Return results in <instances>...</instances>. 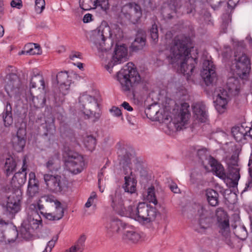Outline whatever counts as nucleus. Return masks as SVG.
Masks as SVG:
<instances>
[{"label":"nucleus","mask_w":252,"mask_h":252,"mask_svg":"<svg viewBox=\"0 0 252 252\" xmlns=\"http://www.w3.org/2000/svg\"><path fill=\"white\" fill-rule=\"evenodd\" d=\"M237 236L241 239H245L248 236V232L244 226L239 227L236 231Z\"/></svg>","instance_id":"de8ad7c7"},{"label":"nucleus","mask_w":252,"mask_h":252,"mask_svg":"<svg viewBox=\"0 0 252 252\" xmlns=\"http://www.w3.org/2000/svg\"><path fill=\"white\" fill-rule=\"evenodd\" d=\"M170 189L174 193H178L180 191V189L178 188L177 185L173 183L170 185Z\"/></svg>","instance_id":"052dcab7"},{"label":"nucleus","mask_w":252,"mask_h":252,"mask_svg":"<svg viewBox=\"0 0 252 252\" xmlns=\"http://www.w3.org/2000/svg\"><path fill=\"white\" fill-rule=\"evenodd\" d=\"M10 5L12 7H15L17 9H21L23 6L21 0H13L11 1Z\"/></svg>","instance_id":"864d4df0"},{"label":"nucleus","mask_w":252,"mask_h":252,"mask_svg":"<svg viewBox=\"0 0 252 252\" xmlns=\"http://www.w3.org/2000/svg\"><path fill=\"white\" fill-rule=\"evenodd\" d=\"M16 165V162L13 157L10 156L6 158L4 168L7 176H9L15 171Z\"/></svg>","instance_id":"f704fd0d"},{"label":"nucleus","mask_w":252,"mask_h":252,"mask_svg":"<svg viewBox=\"0 0 252 252\" xmlns=\"http://www.w3.org/2000/svg\"><path fill=\"white\" fill-rule=\"evenodd\" d=\"M44 180L48 189L55 193L61 192L67 187V181L60 175L46 174Z\"/></svg>","instance_id":"9b49d317"},{"label":"nucleus","mask_w":252,"mask_h":252,"mask_svg":"<svg viewBox=\"0 0 252 252\" xmlns=\"http://www.w3.org/2000/svg\"><path fill=\"white\" fill-rule=\"evenodd\" d=\"M238 161L230 160L228 167H239V165L238 163Z\"/></svg>","instance_id":"338daca9"},{"label":"nucleus","mask_w":252,"mask_h":252,"mask_svg":"<svg viewBox=\"0 0 252 252\" xmlns=\"http://www.w3.org/2000/svg\"><path fill=\"white\" fill-rule=\"evenodd\" d=\"M239 0H227V5L228 7L234 8L239 2Z\"/></svg>","instance_id":"bf43d9fd"},{"label":"nucleus","mask_w":252,"mask_h":252,"mask_svg":"<svg viewBox=\"0 0 252 252\" xmlns=\"http://www.w3.org/2000/svg\"><path fill=\"white\" fill-rule=\"evenodd\" d=\"M145 33L142 30L138 31L136 37L130 46L132 51L136 52L142 50L146 45Z\"/></svg>","instance_id":"bb28decb"},{"label":"nucleus","mask_w":252,"mask_h":252,"mask_svg":"<svg viewBox=\"0 0 252 252\" xmlns=\"http://www.w3.org/2000/svg\"><path fill=\"white\" fill-rule=\"evenodd\" d=\"M228 93L232 95H237L239 93L240 84L238 78L235 77H229L226 83Z\"/></svg>","instance_id":"cd10ccee"},{"label":"nucleus","mask_w":252,"mask_h":252,"mask_svg":"<svg viewBox=\"0 0 252 252\" xmlns=\"http://www.w3.org/2000/svg\"><path fill=\"white\" fill-rule=\"evenodd\" d=\"M32 229L30 228L29 225H22L20 229V232L21 236L26 239L30 238L32 236Z\"/></svg>","instance_id":"37998d69"},{"label":"nucleus","mask_w":252,"mask_h":252,"mask_svg":"<svg viewBox=\"0 0 252 252\" xmlns=\"http://www.w3.org/2000/svg\"><path fill=\"white\" fill-rule=\"evenodd\" d=\"M220 232L225 237L228 236L230 232L229 220H224L218 222Z\"/></svg>","instance_id":"4c0bfd02"},{"label":"nucleus","mask_w":252,"mask_h":252,"mask_svg":"<svg viewBox=\"0 0 252 252\" xmlns=\"http://www.w3.org/2000/svg\"><path fill=\"white\" fill-rule=\"evenodd\" d=\"M21 169V171H19L15 173L12 178V181L13 182L17 181L19 186H22L25 184L27 180V173L26 172L27 166L25 159L23 161V166Z\"/></svg>","instance_id":"c85d7f7f"},{"label":"nucleus","mask_w":252,"mask_h":252,"mask_svg":"<svg viewBox=\"0 0 252 252\" xmlns=\"http://www.w3.org/2000/svg\"><path fill=\"white\" fill-rule=\"evenodd\" d=\"M55 118L51 116L48 117L45 120V126L44 127L46 129V132L44 135L46 136H49V139L51 136H53L56 131V127L55 126Z\"/></svg>","instance_id":"473e14b6"},{"label":"nucleus","mask_w":252,"mask_h":252,"mask_svg":"<svg viewBox=\"0 0 252 252\" xmlns=\"http://www.w3.org/2000/svg\"><path fill=\"white\" fill-rule=\"evenodd\" d=\"M45 166L49 172L56 174L60 169V161L58 157L54 156L50 157L45 164Z\"/></svg>","instance_id":"c756f323"},{"label":"nucleus","mask_w":252,"mask_h":252,"mask_svg":"<svg viewBox=\"0 0 252 252\" xmlns=\"http://www.w3.org/2000/svg\"><path fill=\"white\" fill-rule=\"evenodd\" d=\"M4 214L9 218H12L20 210V199L8 197L7 203L3 206Z\"/></svg>","instance_id":"6ab92c4d"},{"label":"nucleus","mask_w":252,"mask_h":252,"mask_svg":"<svg viewBox=\"0 0 252 252\" xmlns=\"http://www.w3.org/2000/svg\"><path fill=\"white\" fill-rule=\"evenodd\" d=\"M29 94L31 95V96L28 98L29 96H27V99H29L30 101H32V103L34 107L36 108L43 107L45 104L46 99L45 97L42 95H38L37 96H34L30 91Z\"/></svg>","instance_id":"c9c22d12"},{"label":"nucleus","mask_w":252,"mask_h":252,"mask_svg":"<svg viewBox=\"0 0 252 252\" xmlns=\"http://www.w3.org/2000/svg\"><path fill=\"white\" fill-rule=\"evenodd\" d=\"M79 108L89 119L94 115V110L98 107L97 100L94 96L83 93L79 97Z\"/></svg>","instance_id":"ddd939ff"},{"label":"nucleus","mask_w":252,"mask_h":252,"mask_svg":"<svg viewBox=\"0 0 252 252\" xmlns=\"http://www.w3.org/2000/svg\"><path fill=\"white\" fill-rule=\"evenodd\" d=\"M38 186V181L35 178V174L31 172L29 174V180L28 182V186Z\"/></svg>","instance_id":"8fccbe9b"},{"label":"nucleus","mask_w":252,"mask_h":252,"mask_svg":"<svg viewBox=\"0 0 252 252\" xmlns=\"http://www.w3.org/2000/svg\"><path fill=\"white\" fill-rule=\"evenodd\" d=\"M252 188V178L251 177L249 179L248 181L246 184V187L243 190V191H246L248 190L249 189H250Z\"/></svg>","instance_id":"680f3d73"},{"label":"nucleus","mask_w":252,"mask_h":252,"mask_svg":"<svg viewBox=\"0 0 252 252\" xmlns=\"http://www.w3.org/2000/svg\"><path fill=\"white\" fill-rule=\"evenodd\" d=\"M131 198L123 193L120 189H117L115 192L109 195V202L113 210L121 216H127L128 207H126V201L130 202Z\"/></svg>","instance_id":"1a4fd4ad"},{"label":"nucleus","mask_w":252,"mask_h":252,"mask_svg":"<svg viewBox=\"0 0 252 252\" xmlns=\"http://www.w3.org/2000/svg\"><path fill=\"white\" fill-rule=\"evenodd\" d=\"M220 93L217 94L216 100L214 101L216 110L219 113H222L226 109L227 104L228 94L224 89H220Z\"/></svg>","instance_id":"aec40b11"},{"label":"nucleus","mask_w":252,"mask_h":252,"mask_svg":"<svg viewBox=\"0 0 252 252\" xmlns=\"http://www.w3.org/2000/svg\"><path fill=\"white\" fill-rule=\"evenodd\" d=\"M203 18L204 20L206 22V24L208 25H213V21L212 20L211 15V14L207 11H205L203 15Z\"/></svg>","instance_id":"603ef678"},{"label":"nucleus","mask_w":252,"mask_h":252,"mask_svg":"<svg viewBox=\"0 0 252 252\" xmlns=\"http://www.w3.org/2000/svg\"><path fill=\"white\" fill-rule=\"evenodd\" d=\"M189 104L186 102L181 104L179 114L178 116L175 118L174 123L180 124L182 126H184L186 124L190 116L189 110Z\"/></svg>","instance_id":"393cba45"},{"label":"nucleus","mask_w":252,"mask_h":252,"mask_svg":"<svg viewBox=\"0 0 252 252\" xmlns=\"http://www.w3.org/2000/svg\"><path fill=\"white\" fill-rule=\"evenodd\" d=\"M142 16V10L138 3L131 2L123 5L120 13V18L133 25L139 24Z\"/></svg>","instance_id":"6e6552de"},{"label":"nucleus","mask_w":252,"mask_h":252,"mask_svg":"<svg viewBox=\"0 0 252 252\" xmlns=\"http://www.w3.org/2000/svg\"><path fill=\"white\" fill-rule=\"evenodd\" d=\"M216 216L217 222L228 220L226 212L221 207L218 208L216 211Z\"/></svg>","instance_id":"c03bdc74"},{"label":"nucleus","mask_w":252,"mask_h":252,"mask_svg":"<svg viewBox=\"0 0 252 252\" xmlns=\"http://www.w3.org/2000/svg\"><path fill=\"white\" fill-rule=\"evenodd\" d=\"M110 111L116 117H119L122 115L121 110L118 107L113 106Z\"/></svg>","instance_id":"6e6d98bb"},{"label":"nucleus","mask_w":252,"mask_h":252,"mask_svg":"<svg viewBox=\"0 0 252 252\" xmlns=\"http://www.w3.org/2000/svg\"><path fill=\"white\" fill-rule=\"evenodd\" d=\"M81 57H82L81 54L78 52H72L71 53V54L69 55L70 59L72 61H74L75 58L81 59Z\"/></svg>","instance_id":"13d9d810"},{"label":"nucleus","mask_w":252,"mask_h":252,"mask_svg":"<svg viewBox=\"0 0 252 252\" xmlns=\"http://www.w3.org/2000/svg\"><path fill=\"white\" fill-rule=\"evenodd\" d=\"M92 15L90 13H87L84 16L83 21L84 23H88L92 20Z\"/></svg>","instance_id":"0e129e2a"},{"label":"nucleus","mask_w":252,"mask_h":252,"mask_svg":"<svg viewBox=\"0 0 252 252\" xmlns=\"http://www.w3.org/2000/svg\"><path fill=\"white\" fill-rule=\"evenodd\" d=\"M234 63L232 66L234 73L240 78L246 79L251 70V61L249 57L244 53L235 52Z\"/></svg>","instance_id":"9d476101"},{"label":"nucleus","mask_w":252,"mask_h":252,"mask_svg":"<svg viewBox=\"0 0 252 252\" xmlns=\"http://www.w3.org/2000/svg\"><path fill=\"white\" fill-rule=\"evenodd\" d=\"M191 48L189 36L178 35L173 40L169 54L166 55L168 63L177 68L178 72L186 76L188 80L192 74L198 60L196 57L189 56Z\"/></svg>","instance_id":"f257e3e1"},{"label":"nucleus","mask_w":252,"mask_h":252,"mask_svg":"<svg viewBox=\"0 0 252 252\" xmlns=\"http://www.w3.org/2000/svg\"><path fill=\"white\" fill-rule=\"evenodd\" d=\"M25 49H28L27 52L30 55H39L42 52L40 45L37 43L27 44L25 45Z\"/></svg>","instance_id":"ea45409f"},{"label":"nucleus","mask_w":252,"mask_h":252,"mask_svg":"<svg viewBox=\"0 0 252 252\" xmlns=\"http://www.w3.org/2000/svg\"><path fill=\"white\" fill-rule=\"evenodd\" d=\"M126 119L129 124L131 125H134L135 120L134 118H131L130 116L127 115L126 117Z\"/></svg>","instance_id":"774afa93"},{"label":"nucleus","mask_w":252,"mask_h":252,"mask_svg":"<svg viewBox=\"0 0 252 252\" xmlns=\"http://www.w3.org/2000/svg\"><path fill=\"white\" fill-rule=\"evenodd\" d=\"M2 117L5 126H8L12 124V106L9 102L6 103V106L3 112Z\"/></svg>","instance_id":"72a5a7b5"},{"label":"nucleus","mask_w":252,"mask_h":252,"mask_svg":"<svg viewBox=\"0 0 252 252\" xmlns=\"http://www.w3.org/2000/svg\"><path fill=\"white\" fill-rule=\"evenodd\" d=\"M147 199L150 203H152L155 205H158V202L155 195V188L154 187L148 188Z\"/></svg>","instance_id":"79ce46f5"},{"label":"nucleus","mask_w":252,"mask_h":252,"mask_svg":"<svg viewBox=\"0 0 252 252\" xmlns=\"http://www.w3.org/2000/svg\"><path fill=\"white\" fill-rule=\"evenodd\" d=\"M158 213L155 207L145 203H139L137 207L132 205L128 206V212L126 217L139 222L148 223L155 220Z\"/></svg>","instance_id":"423d86ee"},{"label":"nucleus","mask_w":252,"mask_h":252,"mask_svg":"<svg viewBox=\"0 0 252 252\" xmlns=\"http://www.w3.org/2000/svg\"><path fill=\"white\" fill-rule=\"evenodd\" d=\"M232 51L230 47H227L225 50L222 52V56L223 58L228 59L232 55Z\"/></svg>","instance_id":"5fc2aeb1"},{"label":"nucleus","mask_w":252,"mask_h":252,"mask_svg":"<svg viewBox=\"0 0 252 252\" xmlns=\"http://www.w3.org/2000/svg\"><path fill=\"white\" fill-rule=\"evenodd\" d=\"M48 199L50 202H54L57 211V214L54 215L51 213H44L43 212H41V214H42L46 219L50 220H60L63 217L64 214L63 209L62 206L61 202L57 200H54L53 199L49 197L47 200Z\"/></svg>","instance_id":"a878e982"},{"label":"nucleus","mask_w":252,"mask_h":252,"mask_svg":"<svg viewBox=\"0 0 252 252\" xmlns=\"http://www.w3.org/2000/svg\"><path fill=\"white\" fill-rule=\"evenodd\" d=\"M200 75L206 86L213 85L216 82L217 74L212 62L209 60L204 61Z\"/></svg>","instance_id":"f3484780"},{"label":"nucleus","mask_w":252,"mask_h":252,"mask_svg":"<svg viewBox=\"0 0 252 252\" xmlns=\"http://www.w3.org/2000/svg\"><path fill=\"white\" fill-rule=\"evenodd\" d=\"M206 196L208 203L212 206L215 207L219 204V193L212 189H207Z\"/></svg>","instance_id":"2f4dec72"},{"label":"nucleus","mask_w":252,"mask_h":252,"mask_svg":"<svg viewBox=\"0 0 252 252\" xmlns=\"http://www.w3.org/2000/svg\"><path fill=\"white\" fill-rule=\"evenodd\" d=\"M223 17H225V18H227V20L223 19L222 22V26L226 29L228 25L229 21H230V20H229V16L227 14H226L225 15H224Z\"/></svg>","instance_id":"69168bd1"},{"label":"nucleus","mask_w":252,"mask_h":252,"mask_svg":"<svg viewBox=\"0 0 252 252\" xmlns=\"http://www.w3.org/2000/svg\"><path fill=\"white\" fill-rule=\"evenodd\" d=\"M198 2V0H169L162 9V14L168 19L172 18L173 14L176 13L193 14Z\"/></svg>","instance_id":"20e7f679"},{"label":"nucleus","mask_w":252,"mask_h":252,"mask_svg":"<svg viewBox=\"0 0 252 252\" xmlns=\"http://www.w3.org/2000/svg\"><path fill=\"white\" fill-rule=\"evenodd\" d=\"M84 145L85 148L90 151H93L95 147L96 140L92 135L86 136L84 139Z\"/></svg>","instance_id":"e433bc0d"},{"label":"nucleus","mask_w":252,"mask_h":252,"mask_svg":"<svg viewBox=\"0 0 252 252\" xmlns=\"http://www.w3.org/2000/svg\"><path fill=\"white\" fill-rule=\"evenodd\" d=\"M198 216V223L194 226V230L199 233H203L209 228L212 223V217L211 212L205 206H200L197 210Z\"/></svg>","instance_id":"4468645a"},{"label":"nucleus","mask_w":252,"mask_h":252,"mask_svg":"<svg viewBox=\"0 0 252 252\" xmlns=\"http://www.w3.org/2000/svg\"><path fill=\"white\" fill-rule=\"evenodd\" d=\"M141 236L136 229L132 226L127 223L123 232V239L127 242H137Z\"/></svg>","instance_id":"4be33fe9"},{"label":"nucleus","mask_w":252,"mask_h":252,"mask_svg":"<svg viewBox=\"0 0 252 252\" xmlns=\"http://www.w3.org/2000/svg\"><path fill=\"white\" fill-rule=\"evenodd\" d=\"M121 106L126 110L128 111H132L133 110L132 107L129 105V104L126 102L124 101L122 104Z\"/></svg>","instance_id":"e2e57ef3"},{"label":"nucleus","mask_w":252,"mask_h":252,"mask_svg":"<svg viewBox=\"0 0 252 252\" xmlns=\"http://www.w3.org/2000/svg\"><path fill=\"white\" fill-rule=\"evenodd\" d=\"M150 34L151 41L154 44H156L158 41V26L156 24L152 25V27L150 29Z\"/></svg>","instance_id":"a19ab883"},{"label":"nucleus","mask_w":252,"mask_h":252,"mask_svg":"<svg viewBox=\"0 0 252 252\" xmlns=\"http://www.w3.org/2000/svg\"><path fill=\"white\" fill-rule=\"evenodd\" d=\"M206 150L205 149H198L197 150L196 154L199 158L203 160L206 158Z\"/></svg>","instance_id":"4d7b16f0"},{"label":"nucleus","mask_w":252,"mask_h":252,"mask_svg":"<svg viewBox=\"0 0 252 252\" xmlns=\"http://www.w3.org/2000/svg\"><path fill=\"white\" fill-rule=\"evenodd\" d=\"M39 186H28L27 194L29 196L32 197L38 193Z\"/></svg>","instance_id":"09e8293b"},{"label":"nucleus","mask_w":252,"mask_h":252,"mask_svg":"<svg viewBox=\"0 0 252 252\" xmlns=\"http://www.w3.org/2000/svg\"><path fill=\"white\" fill-rule=\"evenodd\" d=\"M69 76L67 71H61L56 75L57 83L59 84V93H56L55 99L58 102H63L64 100V96L69 92L71 80L68 79Z\"/></svg>","instance_id":"f8f14e48"},{"label":"nucleus","mask_w":252,"mask_h":252,"mask_svg":"<svg viewBox=\"0 0 252 252\" xmlns=\"http://www.w3.org/2000/svg\"><path fill=\"white\" fill-rule=\"evenodd\" d=\"M209 163L217 176L223 180L226 178H229L232 181L234 186L238 185V182L240 178L239 166L228 167L229 173L227 176L223 166L212 157H210Z\"/></svg>","instance_id":"0eeeda50"},{"label":"nucleus","mask_w":252,"mask_h":252,"mask_svg":"<svg viewBox=\"0 0 252 252\" xmlns=\"http://www.w3.org/2000/svg\"><path fill=\"white\" fill-rule=\"evenodd\" d=\"M120 159V163L123 165L124 173L126 175L125 178V183L123 185L124 189L123 193L129 196L135 192L137 181L134 179L132 172L130 167L131 160L134 157V154L127 151L125 148H121L118 152Z\"/></svg>","instance_id":"7ed1b4c3"},{"label":"nucleus","mask_w":252,"mask_h":252,"mask_svg":"<svg viewBox=\"0 0 252 252\" xmlns=\"http://www.w3.org/2000/svg\"><path fill=\"white\" fill-rule=\"evenodd\" d=\"M127 223L115 217H111L105 225L106 233L111 237L121 232L123 233Z\"/></svg>","instance_id":"a211bd4d"},{"label":"nucleus","mask_w":252,"mask_h":252,"mask_svg":"<svg viewBox=\"0 0 252 252\" xmlns=\"http://www.w3.org/2000/svg\"><path fill=\"white\" fill-rule=\"evenodd\" d=\"M192 108L196 118L202 123L205 122L208 115L205 104L202 102H197L192 105Z\"/></svg>","instance_id":"b1692460"},{"label":"nucleus","mask_w":252,"mask_h":252,"mask_svg":"<svg viewBox=\"0 0 252 252\" xmlns=\"http://www.w3.org/2000/svg\"><path fill=\"white\" fill-rule=\"evenodd\" d=\"M45 2L44 0H35V10L37 13H41L44 9Z\"/></svg>","instance_id":"49530a36"},{"label":"nucleus","mask_w":252,"mask_h":252,"mask_svg":"<svg viewBox=\"0 0 252 252\" xmlns=\"http://www.w3.org/2000/svg\"><path fill=\"white\" fill-rule=\"evenodd\" d=\"M58 239V235L53 236L52 239L47 243L45 250L42 252H51L52 248L54 247L55 243L57 241Z\"/></svg>","instance_id":"a18cd8bd"},{"label":"nucleus","mask_w":252,"mask_h":252,"mask_svg":"<svg viewBox=\"0 0 252 252\" xmlns=\"http://www.w3.org/2000/svg\"><path fill=\"white\" fill-rule=\"evenodd\" d=\"M117 79L121 90L125 93H131L133 98L137 93V89L141 90L143 94L148 91V83L141 81L140 76L131 63H128L117 73Z\"/></svg>","instance_id":"f03ea898"},{"label":"nucleus","mask_w":252,"mask_h":252,"mask_svg":"<svg viewBox=\"0 0 252 252\" xmlns=\"http://www.w3.org/2000/svg\"><path fill=\"white\" fill-rule=\"evenodd\" d=\"M42 87L43 89L45 88V82L44 78L39 72H35L33 71V75L30 81V89Z\"/></svg>","instance_id":"7c9ffc66"},{"label":"nucleus","mask_w":252,"mask_h":252,"mask_svg":"<svg viewBox=\"0 0 252 252\" xmlns=\"http://www.w3.org/2000/svg\"><path fill=\"white\" fill-rule=\"evenodd\" d=\"M127 49L124 45H116L114 54L110 62L105 66V68L111 73L112 68L115 65L122 63L127 60Z\"/></svg>","instance_id":"2eb2a0df"},{"label":"nucleus","mask_w":252,"mask_h":252,"mask_svg":"<svg viewBox=\"0 0 252 252\" xmlns=\"http://www.w3.org/2000/svg\"><path fill=\"white\" fill-rule=\"evenodd\" d=\"M26 130L22 128H19L17 134L13 138V147L17 152H21L26 144Z\"/></svg>","instance_id":"5701e85b"},{"label":"nucleus","mask_w":252,"mask_h":252,"mask_svg":"<svg viewBox=\"0 0 252 252\" xmlns=\"http://www.w3.org/2000/svg\"><path fill=\"white\" fill-rule=\"evenodd\" d=\"M65 164L67 170L73 174H77L81 173L84 169L85 161L82 156L74 153L68 155Z\"/></svg>","instance_id":"dca6fc26"},{"label":"nucleus","mask_w":252,"mask_h":252,"mask_svg":"<svg viewBox=\"0 0 252 252\" xmlns=\"http://www.w3.org/2000/svg\"><path fill=\"white\" fill-rule=\"evenodd\" d=\"M7 81L5 90L9 94V92L16 93L21 86V81L18 76L15 73L9 74L7 76Z\"/></svg>","instance_id":"412c9836"},{"label":"nucleus","mask_w":252,"mask_h":252,"mask_svg":"<svg viewBox=\"0 0 252 252\" xmlns=\"http://www.w3.org/2000/svg\"><path fill=\"white\" fill-rule=\"evenodd\" d=\"M112 33L108 25H101L93 32L91 36L92 48L98 52H104L109 50L112 45V40L110 39Z\"/></svg>","instance_id":"39448f33"},{"label":"nucleus","mask_w":252,"mask_h":252,"mask_svg":"<svg viewBox=\"0 0 252 252\" xmlns=\"http://www.w3.org/2000/svg\"><path fill=\"white\" fill-rule=\"evenodd\" d=\"M86 239V238L84 235H81L76 245L71 247L69 249L67 250V252H76L77 251L82 252Z\"/></svg>","instance_id":"58836bf2"},{"label":"nucleus","mask_w":252,"mask_h":252,"mask_svg":"<svg viewBox=\"0 0 252 252\" xmlns=\"http://www.w3.org/2000/svg\"><path fill=\"white\" fill-rule=\"evenodd\" d=\"M231 132L234 136V138L237 142H241L243 139H246V136L245 135H243L241 133L236 131V130L231 129Z\"/></svg>","instance_id":"3c124183"}]
</instances>
